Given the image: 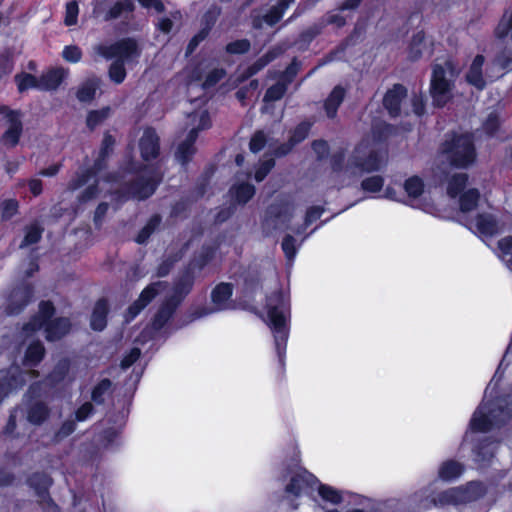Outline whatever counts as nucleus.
Wrapping results in <instances>:
<instances>
[{
  "label": "nucleus",
  "instance_id": "f8f14e48",
  "mask_svg": "<svg viewBox=\"0 0 512 512\" xmlns=\"http://www.w3.org/2000/svg\"><path fill=\"white\" fill-rule=\"evenodd\" d=\"M139 151L141 158L146 162L155 160L159 157L160 137L155 128L149 126L144 129L143 134L139 139Z\"/></svg>",
  "mask_w": 512,
  "mask_h": 512
},
{
  "label": "nucleus",
  "instance_id": "4c0bfd02",
  "mask_svg": "<svg viewBox=\"0 0 512 512\" xmlns=\"http://www.w3.org/2000/svg\"><path fill=\"white\" fill-rule=\"evenodd\" d=\"M135 10V5L133 0H121L114 3L113 6L105 13L103 16L104 21H111L113 19L119 18L122 13L127 12L131 13Z\"/></svg>",
  "mask_w": 512,
  "mask_h": 512
},
{
  "label": "nucleus",
  "instance_id": "9d476101",
  "mask_svg": "<svg viewBox=\"0 0 512 512\" xmlns=\"http://www.w3.org/2000/svg\"><path fill=\"white\" fill-rule=\"evenodd\" d=\"M34 297V287L29 283H22L14 287L7 298L5 311L8 315L20 314Z\"/></svg>",
  "mask_w": 512,
  "mask_h": 512
},
{
  "label": "nucleus",
  "instance_id": "bb28decb",
  "mask_svg": "<svg viewBox=\"0 0 512 512\" xmlns=\"http://www.w3.org/2000/svg\"><path fill=\"white\" fill-rule=\"evenodd\" d=\"M304 472L308 474V477L300 473L291 476L290 481L285 486V492L287 494L299 497L305 487L311 486V481L317 480L316 477L307 470H304Z\"/></svg>",
  "mask_w": 512,
  "mask_h": 512
},
{
  "label": "nucleus",
  "instance_id": "f3484780",
  "mask_svg": "<svg viewBox=\"0 0 512 512\" xmlns=\"http://www.w3.org/2000/svg\"><path fill=\"white\" fill-rule=\"evenodd\" d=\"M51 415V409L42 400H36L27 405L26 420L33 426H42Z\"/></svg>",
  "mask_w": 512,
  "mask_h": 512
},
{
  "label": "nucleus",
  "instance_id": "aec40b11",
  "mask_svg": "<svg viewBox=\"0 0 512 512\" xmlns=\"http://www.w3.org/2000/svg\"><path fill=\"white\" fill-rule=\"evenodd\" d=\"M291 205L289 202L272 203L266 209V220L271 221L276 228L278 224H288L291 221Z\"/></svg>",
  "mask_w": 512,
  "mask_h": 512
},
{
  "label": "nucleus",
  "instance_id": "393cba45",
  "mask_svg": "<svg viewBox=\"0 0 512 512\" xmlns=\"http://www.w3.org/2000/svg\"><path fill=\"white\" fill-rule=\"evenodd\" d=\"M256 188L249 182L235 183L229 188V194L239 205L247 204L255 195Z\"/></svg>",
  "mask_w": 512,
  "mask_h": 512
},
{
  "label": "nucleus",
  "instance_id": "f03ea898",
  "mask_svg": "<svg viewBox=\"0 0 512 512\" xmlns=\"http://www.w3.org/2000/svg\"><path fill=\"white\" fill-rule=\"evenodd\" d=\"M56 308L52 301L41 300L38 304L37 313L23 324L22 333L30 337L37 331L43 329L45 339L48 342H57L67 336L72 330V322L69 317H55Z\"/></svg>",
  "mask_w": 512,
  "mask_h": 512
},
{
  "label": "nucleus",
  "instance_id": "052dcab7",
  "mask_svg": "<svg viewBox=\"0 0 512 512\" xmlns=\"http://www.w3.org/2000/svg\"><path fill=\"white\" fill-rule=\"evenodd\" d=\"M251 48V43L248 39H237L229 42L225 50L229 54L241 55L247 53Z\"/></svg>",
  "mask_w": 512,
  "mask_h": 512
},
{
  "label": "nucleus",
  "instance_id": "4468645a",
  "mask_svg": "<svg viewBox=\"0 0 512 512\" xmlns=\"http://www.w3.org/2000/svg\"><path fill=\"white\" fill-rule=\"evenodd\" d=\"M407 88L400 83L394 84L386 91L383 97V107L391 118H397L401 114V103L407 96Z\"/></svg>",
  "mask_w": 512,
  "mask_h": 512
},
{
  "label": "nucleus",
  "instance_id": "412c9836",
  "mask_svg": "<svg viewBox=\"0 0 512 512\" xmlns=\"http://www.w3.org/2000/svg\"><path fill=\"white\" fill-rule=\"evenodd\" d=\"M179 304L170 298H166L152 318V327L156 331L161 330L169 322L176 312Z\"/></svg>",
  "mask_w": 512,
  "mask_h": 512
},
{
  "label": "nucleus",
  "instance_id": "49530a36",
  "mask_svg": "<svg viewBox=\"0 0 512 512\" xmlns=\"http://www.w3.org/2000/svg\"><path fill=\"white\" fill-rule=\"evenodd\" d=\"M110 111L109 106L89 111L86 117V125L89 130L93 131L97 126L102 124L109 117Z\"/></svg>",
  "mask_w": 512,
  "mask_h": 512
},
{
  "label": "nucleus",
  "instance_id": "37998d69",
  "mask_svg": "<svg viewBox=\"0 0 512 512\" xmlns=\"http://www.w3.org/2000/svg\"><path fill=\"white\" fill-rule=\"evenodd\" d=\"M312 126L313 122L308 120L301 121L290 131L288 140L293 143L294 146L303 142L308 137Z\"/></svg>",
  "mask_w": 512,
  "mask_h": 512
},
{
  "label": "nucleus",
  "instance_id": "a211bd4d",
  "mask_svg": "<svg viewBox=\"0 0 512 512\" xmlns=\"http://www.w3.org/2000/svg\"><path fill=\"white\" fill-rule=\"evenodd\" d=\"M109 311L110 306L106 298H99L95 302L90 317V327L92 330L101 332L106 328Z\"/></svg>",
  "mask_w": 512,
  "mask_h": 512
},
{
  "label": "nucleus",
  "instance_id": "2eb2a0df",
  "mask_svg": "<svg viewBox=\"0 0 512 512\" xmlns=\"http://www.w3.org/2000/svg\"><path fill=\"white\" fill-rule=\"evenodd\" d=\"M194 282V274L191 268L188 267L175 281L173 286V293L168 298L180 305L186 296L192 291Z\"/></svg>",
  "mask_w": 512,
  "mask_h": 512
},
{
  "label": "nucleus",
  "instance_id": "f257e3e1",
  "mask_svg": "<svg viewBox=\"0 0 512 512\" xmlns=\"http://www.w3.org/2000/svg\"><path fill=\"white\" fill-rule=\"evenodd\" d=\"M265 308L268 325L274 337L275 352L278 357L279 366L281 369H284L289 338L288 322L291 315L290 299L279 288L266 296Z\"/></svg>",
  "mask_w": 512,
  "mask_h": 512
},
{
  "label": "nucleus",
  "instance_id": "e2e57ef3",
  "mask_svg": "<svg viewBox=\"0 0 512 512\" xmlns=\"http://www.w3.org/2000/svg\"><path fill=\"white\" fill-rule=\"evenodd\" d=\"M325 25L323 23H314L313 25L307 27L303 31H301L299 38L302 42L310 44L316 37H318Z\"/></svg>",
  "mask_w": 512,
  "mask_h": 512
},
{
  "label": "nucleus",
  "instance_id": "c03bdc74",
  "mask_svg": "<svg viewBox=\"0 0 512 512\" xmlns=\"http://www.w3.org/2000/svg\"><path fill=\"white\" fill-rule=\"evenodd\" d=\"M424 181L421 177L413 175L407 178L403 184V188L410 198L416 199L424 192Z\"/></svg>",
  "mask_w": 512,
  "mask_h": 512
},
{
  "label": "nucleus",
  "instance_id": "3c124183",
  "mask_svg": "<svg viewBox=\"0 0 512 512\" xmlns=\"http://www.w3.org/2000/svg\"><path fill=\"white\" fill-rule=\"evenodd\" d=\"M384 183L385 179L383 176L373 175L364 178L360 183V187L365 192L378 193L383 189Z\"/></svg>",
  "mask_w": 512,
  "mask_h": 512
},
{
  "label": "nucleus",
  "instance_id": "9b49d317",
  "mask_svg": "<svg viewBox=\"0 0 512 512\" xmlns=\"http://www.w3.org/2000/svg\"><path fill=\"white\" fill-rule=\"evenodd\" d=\"M26 384V372L18 366L0 371V399L3 400L11 392L23 388Z\"/></svg>",
  "mask_w": 512,
  "mask_h": 512
},
{
  "label": "nucleus",
  "instance_id": "c9c22d12",
  "mask_svg": "<svg viewBox=\"0 0 512 512\" xmlns=\"http://www.w3.org/2000/svg\"><path fill=\"white\" fill-rule=\"evenodd\" d=\"M459 208L463 213L476 209L480 200V192L477 188H470L459 196Z\"/></svg>",
  "mask_w": 512,
  "mask_h": 512
},
{
  "label": "nucleus",
  "instance_id": "6ab92c4d",
  "mask_svg": "<svg viewBox=\"0 0 512 512\" xmlns=\"http://www.w3.org/2000/svg\"><path fill=\"white\" fill-rule=\"evenodd\" d=\"M71 368V361L67 357L59 359L53 369L43 378L46 386L53 389L60 385L68 376Z\"/></svg>",
  "mask_w": 512,
  "mask_h": 512
},
{
  "label": "nucleus",
  "instance_id": "1a4fd4ad",
  "mask_svg": "<svg viewBox=\"0 0 512 512\" xmlns=\"http://www.w3.org/2000/svg\"><path fill=\"white\" fill-rule=\"evenodd\" d=\"M167 286L166 282L156 281L148 284L139 297L128 306L125 318L131 321L136 318Z\"/></svg>",
  "mask_w": 512,
  "mask_h": 512
},
{
  "label": "nucleus",
  "instance_id": "7ed1b4c3",
  "mask_svg": "<svg viewBox=\"0 0 512 512\" xmlns=\"http://www.w3.org/2000/svg\"><path fill=\"white\" fill-rule=\"evenodd\" d=\"M97 53L106 60L113 62L108 67V77L116 85L122 84L126 77V64L137 63L142 50L133 37L121 38L110 45L100 44Z\"/></svg>",
  "mask_w": 512,
  "mask_h": 512
},
{
  "label": "nucleus",
  "instance_id": "0e129e2a",
  "mask_svg": "<svg viewBox=\"0 0 512 512\" xmlns=\"http://www.w3.org/2000/svg\"><path fill=\"white\" fill-rule=\"evenodd\" d=\"M79 14V5L77 1L72 0L66 4L64 24L66 26H74L77 24Z\"/></svg>",
  "mask_w": 512,
  "mask_h": 512
},
{
  "label": "nucleus",
  "instance_id": "0eeeda50",
  "mask_svg": "<svg viewBox=\"0 0 512 512\" xmlns=\"http://www.w3.org/2000/svg\"><path fill=\"white\" fill-rule=\"evenodd\" d=\"M366 146L361 142L354 148L349 159L351 167L358 169L361 173H374L382 169L384 165L383 155L380 151L371 149L365 154Z\"/></svg>",
  "mask_w": 512,
  "mask_h": 512
},
{
  "label": "nucleus",
  "instance_id": "79ce46f5",
  "mask_svg": "<svg viewBox=\"0 0 512 512\" xmlns=\"http://www.w3.org/2000/svg\"><path fill=\"white\" fill-rule=\"evenodd\" d=\"M493 442L489 438L480 440L474 447L473 453L479 462H490L494 457L492 451Z\"/></svg>",
  "mask_w": 512,
  "mask_h": 512
},
{
  "label": "nucleus",
  "instance_id": "13d9d810",
  "mask_svg": "<svg viewBox=\"0 0 512 512\" xmlns=\"http://www.w3.org/2000/svg\"><path fill=\"white\" fill-rule=\"evenodd\" d=\"M275 165L276 162L273 157L259 161L254 173L255 181L258 183L262 182L275 167Z\"/></svg>",
  "mask_w": 512,
  "mask_h": 512
},
{
  "label": "nucleus",
  "instance_id": "5701e85b",
  "mask_svg": "<svg viewBox=\"0 0 512 512\" xmlns=\"http://www.w3.org/2000/svg\"><path fill=\"white\" fill-rule=\"evenodd\" d=\"M66 77V71L61 68H50L46 72L42 73L39 77L40 90L43 91H55L63 83Z\"/></svg>",
  "mask_w": 512,
  "mask_h": 512
},
{
  "label": "nucleus",
  "instance_id": "bf43d9fd",
  "mask_svg": "<svg viewBox=\"0 0 512 512\" xmlns=\"http://www.w3.org/2000/svg\"><path fill=\"white\" fill-rule=\"evenodd\" d=\"M267 136L263 130H257L253 133L249 141V150L257 154L264 149L267 144Z\"/></svg>",
  "mask_w": 512,
  "mask_h": 512
},
{
  "label": "nucleus",
  "instance_id": "e433bc0d",
  "mask_svg": "<svg viewBox=\"0 0 512 512\" xmlns=\"http://www.w3.org/2000/svg\"><path fill=\"white\" fill-rule=\"evenodd\" d=\"M218 246L203 245L201 251L190 262V266L204 269L215 257Z\"/></svg>",
  "mask_w": 512,
  "mask_h": 512
},
{
  "label": "nucleus",
  "instance_id": "dca6fc26",
  "mask_svg": "<svg viewBox=\"0 0 512 512\" xmlns=\"http://www.w3.org/2000/svg\"><path fill=\"white\" fill-rule=\"evenodd\" d=\"M485 57L482 54H477L465 74V81L475 87L478 91H482L486 87V81L483 76V65Z\"/></svg>",
  "mask_w": 512,
  "mask_h": 512
},
{
  "label": "nucleus",
  "instance_id": "864d4df0",
  "mask_svg": "<svg viewBox=\"0 0 512 512\" xmlns=\"http://www.w3.org/2000/svg\"><path fill=\"white\" fill-rule=\"evenodd\" d=\"M19 212V202L15 198L5 199L0 204V214L3 221L12 219Z\"/></svg>",
  "mask_w": 512,
  "mask_h": 512
},
{
  "label": "nucleus",
  "instance_id": "4be33fe9",
  "mask_svg": "<svg viewBox=\"0 0 512 512\" xmlns=\"http://www.w3.org/2000/svg\"><path fill=\"white\" fill-rule=\"evenodd\" d=\"M346 96V90L341 85H336L327 98L324 100L323 108L326 116L329 119H334L337 116L338 110L343 103Z\"/></svg>",
  "mask_w": 512,
  "mask_h": 512
},
{
  "label": "nucleus",
  "instance_id": "ddd939ff",
  "mask_svg": "<svg viewBox=\"0 0 512 512\" xmlns=\"http://www.w3.org/2000/svg\"><path fill=\"white\" fill-rule=\"evenodd\" d=\"M46 356V348L43 342L39 339L31 341L25 349L22 365L26 368L31 369L30 375L32 377H38L39 371L35 370Z\"/></svg>",
  "mask_w": 512,
  "mask_h": 512
},
{
  "label": "nucleus",
  "instance_id": "f704fd0d",
  "mask_svg": "<svg viewBox=\"0 0 512 512\" xmlns=\"http://www.w3.org/2000/svg\"><path fill=\"white\" fill-rule=\"evenodd\" d=\"M44 228L37 221L24 227V237L19 245L20 248L37 244L42 239Z\"/></svg>",
  "mask_w": 512,
  "mask_h": 512
},
{
  "label": "nucleus",
  "instance_id": "69168bd1",
  "mask_svg": "<svg viewBox=\"0 0 512 512\" xmlns=\"http://www.w3.org/2000/svg\"><path fill=\"white\" fill-rule=\"evenodd\" d=\"M100 193L99 181L95 180L94 183L87 186L77 197V200L81 204H85L95 199Z\"/></svg>",
  "mask_w": 512,
  "mask_h": 512
},
{
  "label": "nucleus",
  "instance_id": "a18cd8bd",
  "mask_svg": "<svg viewBox=\"0 0 512 512\" xmlns=\"http://www.w3.org/2000/svg\"><path fill=\"white\" fill-rule=\"evenodd\" d=\"M112 381L109 378L101 379L92 389L91 391V400L96 405H102L105 402V395L112 388Z\"/></svg>",
  "mask_w": 512,
  "mask_h": 512
},
{
  "label": "nucleus",
  "instance_id": "6e6552de",
  "mask_svg": "<svg viewBox=\"0 0 512 512\" xmlns=\"http://www.w3.org/2000/svg\"><path fill=\"white\" fill-rule=\"evenodd\" d=\"M0 114L5 115L9 124L8 128L0 137V143L7 148H14L19 144L23 133L21 111L2 105L0 106Z\"/></svg>",
  "mask_w": 512,
  "mask_h": 512
},
{
  "label": "nucleus",
  "instance_id": "ea45409f",
  "mask_svg": "<svg viewBox=\"0 0 512 512\" xmlns=\"http://www.w3.org/2000/svg\"><path fill=\"white\" fill-rule=\"evenodd\" d=\"M14 79L19 93H23L29 89L40 90L39 78L33 74L21 72L16 74Z\"/></svg>",
  "mask_w": 512,
  "mask_h": 512
},
{
  "label": "nucleus",
  "instance_id": "72a5a7b5",
  "mask_svg": "<svg viewBox=\"0 0 512 512\" xmlns=\"http://www.w3.org/2000/svg\"><path fill=\"white\" fill-rule=\"evenodd\" d=\"M162 222V217L160 214H153L147 221V223L140 229L138 234L135 237V242L137 244L143 245L146 244L151 235L158 229Z\"/></svg>",
  "mask_w": 512,
  "mask_h": 512
},
{
  "label": "nucleus",
  "instance_id": "20e7f679",
  "mask_svg": "<svg viewBox=\"0 0 512 512\" xmlns=\"http://www.w3.org/2000/svg\"><path fill=\"white\" fill-rule=\"evenodd\" d=\"M439 150L453 168L467 169L477 160L474 134L469 131L451 130L447 132Z\"/></svg>",
  "mask_w": 512,
  "mask_h": 512
},
{
  "label": "nucleus",
  "instance_id": "58836bf2",
  "mask_svg": "<svg viewBox=\"0 0 512 512\" xmlns=\"http://www.w3.org/2000/svg\"><path fill=\"white\" fill-rule=\"evenodd\" d=\"M274 59V54L271 51L266 52L264 55L259 57L251 65H249L242 73L241 80H247L252 76L260 72L265 66H267Z\"/></svg>",
  "mask_w": 512,
  "mask_h": 512
},
{
  "label": "nucleus",
  "instance_id": "2f4dec72",
  "mask_svg": "<svg viewBox=\"0 0 512 512\" xmlns=\"http://www.w3.org/2000/svg\"><path fill=\"white\" fill-rule=\"evenodd\" d=\"M396 126L387 122H380L371 128L372 139L376 144H386L396 133Z\"/></svg>",
  "mask_w": 512,
  "mask_h": 512
},
{
  "label": "nucleus",
  "instance_id": "603ef678",
  "mask_svg": "<svg viewBox=\"0 0 512 512\" xmlns=\"http://www.w3.org/2000/svg\"><path fill=\"white\" fill-rule=\"evenodd\" d=\"M318 493L323 500L332 504H340L343 500L340 491L327 484L320 483L318 487Z\"/></svg>",
  "mask_w": 512,
  "mask_h": 512
},
{
  "label": "nucleus",
  "instance_id": "5fc2aeb1",
  "mask_svg": "<svg viewBox=\"0 0 512 512\" xmlns=\"http://www.w3.org/2000/svg\"><path fill=\"white\" fill-rule=\"evenodd\" d=\"M300 67L301 63L297 60V58H293L291 63L279 75V81L285 83V85L288 87L296 78Z\"/></svg>",
  "mask_w": 512,
  "mask_h": 512
},
{
  "label": "nucleus",
  "instance_id": "338daca9",
  "mask_svg": "<svg viewBox=\"0 0 512 512\" xmlns=\"http://www.w3.org/2000/svg\"><path fill=\"white\" fill-rule=\"evenodd\" d=\"M346 159V150L340 148L335 151L330 157V166L334 173H341L344 171V163Z\"/></svg>",
  "mask_w": 512,
  "mask_h": 512
},
{
  "label": "nucleus",
  "instance_id": "6e6d98bb",
  "mask_svg": "<svg viewBox=\"0 0 512 512\" xmlns=\"http://www.w3.org/2000/svg\"><path fill=\"white\" fill-rule=\"evenodd\" d=\"M226 76V70L224 68H214L207 73L201 84L204 90L215 87L224 77Z\"/></svg>",
  "mask_w": 512,
  "mask_h": 512
},
{
  "label": "nucleus",
  "instance_id": "473e14b6",
  "mask_svg": "<svg viewBox=\"0 0 512 512\" xmlns=\"http://www.w3.org/2000/svg\"><path fill=\"white\" fill-rule=\"evenodd\" d=\"M468 174L466 173H454L448 180L446 192L447 195L454 199L464 192L468 184Z\"/></svg>",
  "mask_w": 512,
  "mask_h": 512
},
{
  "label": "nucleus",
  "instance_id": "423d86ee",
  "mask_svg": "<svg viewBox=\"0 0 512 512\" xmlns=\"http://www.w3.org/2000/svg\"><path fill=\"white\" fill-rule=\"evenodd\" d=\"M454 80L447 78L446 69L441 64L432 66L429 94L435 108H444L453 100Z\"/></svg>",
  "mask_w": 512,
  "mask_h": 512
},
{
  "label": "nucleus",
  "instance_id": "b1692460",
  "mask_svg": "<svg viewBox=\"0 0 512 512\" xmlns=\"http://www.w3.org/2000/svg\"><path fill=\"white\" fill-rule=\"evenodd\" d=\"M234 286L229 282H220L211 291V301L217 310L227 308V302L232 298Z\"/></svg>",
  "mask_w": 512,
  "mask_h": 512
},
{
  "label": "nucleus",
  "instance_id": "8fccbe9b",
  "mask_svg": "<svg viewBox=\"0 0 512 512\" xmlns=\"http://www.w3.org/2000/svg\"><path fill=\"white\" fill-rule=\"evenodd\" d=\"M458 493V488H450L441 491L433 498V503L439 506L457 504L459 502Z\"/></svg>",
  "mask_w": 512,
  "mask_h": 512
},
{
  "label": "nucleus",
  "instance_id": "c85d7f7f",
  "mask_svg": "<svg viewBox=\"0 0 512 512\" xmlns=\"http://www.w3.org/2000/svg\"><path fill=\"white\" fill-rule=\"evenodd\" d=\"M476 227L480 234L492 237L498 233V222L494 215L479 213L476 216Z\"/></svg>",
  "mask_w": 512,
  "mask_h": 512
},
{
  "label": "nucleus",
  "instance_id": "39448f33",
  "mask_svg": "<svg viewBox=\"0 0 512 512\" xmlns=\"http://www.w3.org/2000/svg\"><path fill=\"white\" fill-rule=\"evenodd\" d=\"M136 172H146L148 176L139 175L127 182L126 193L132 194V199L145 201L158 189L163 181V173L157 165L141 164Z\"/></svg>",
  "mask_w": 512,
  "mask_h": 512
},
{
  "label": "nucleus",
  "instance_id": "09e8293b",
  "mask_svg": "<svg viewBox=\"0 0 512 512\" xmlns=\"http://www.w3.org/2000/svg\"><path fill=\"white\" fill-rule=\"evenodd\" d=\"M288 87L285 83L280 82L279 80L267 88L263 101L266 103L276 102L281 100L287 92Z\"/></svg>",
  "mask_w": 512,
  "mask_h": 512
},
{
  "label": "nucleus",
  "instance_id": "de8ad7c7",
  "mask_svg": "<svg viewBox=\"0 0 512 512\" xmlns=\"http://www.w3.org/2000/svg\"><path fill=\"white\" fill-rule=\"evenodd\" d=\"M196 151L197 149L194 145L182 141L176 148L175 157L181 165L186 166L192 161Z\"/></svg>",
  "mask_w": 512,
  "mask_h": 512
},
{
  "label": "nucleus",
  "instance_id": "4d7b16f0",
  "mask_svg": "<svg viewBox=\"0 0 512 512\" xmlns=\"http://www.w3.org/2000/svg\"><path fill=\"white\" fill-rule=\"evenodd\" d=\"M494 34L499 40H504L507 36H510L512 39V13L508 19H506V13L502 16L494 30Z\"/></svg>",
  "mask_w": 512,
  "mask_h": 512
},
{
  "label": "nucleus",
  "instance_id": "774afa93",
  "mask_svg": "<svg viewBox=\"0 0 512 512\" xmlns=\"http://www.w3.org/2000/svg\"><path fill=\"white\" fill-rule=\"evenodd\" d=\"M83 56L82 50L77 45H66L62 51V57L69 63H78Z\"/></svg>",
  "mask_w": 512,
  "mask_h": 512
},
{
  "label": "nucleus",
  "instance_id": "cd10ccee",
  "mask_svg": "<svg viewBox=\"0 0 512 512\" xmlns=\"http://www.w3.org/2000/svg\"><path fill=\"white\" fill-rule=\"evenodd\" d=\"M469 428L475 433H486L493 428V420L489 414L482 411L481 407H478L470 419Z\"/></svg>",
  "mask_w": 512,
  "mask_h": 512
},
{
  "label": "nucleus",
  "instance_id": "a878e982",
  "mask_svg": "<svg viewBox=\"0 0 512 512\" xmlns=\"http://www.w3.org/2000/svg\"><path fill=\"white\" fill-rule=\"evenodd\" d=\"M465 471L464 464L454 459H449L441 463L438 470V477L445 482H451L458 479Z\"/></svg>",
  "mask_w": 512,
  "mask_h": 512
},
{
  "label": "nucleus",
  "instance_id": "a19ab883",
  "mask_svg": "<svg viewBox=\"0 0 512 512\" xmlns=\"http://www.w3.org/2000/svg\"><path fill=\"white\" fill-rule=\"evenodd\" d=\"M98 89V80L89 79L85 81L77 90L76 97L80 102L88 103L91 102L96 95Z\"/></svg>",
  "mask_w": 512,
  "mask_h": 512
},
{
  "label": "nucleus",
  "instance_id": "c756f323",
  "mask_svg": "<svg viewBox=\"0 0 512 512\" xmlns=\"http://www.w3.org/2000/svg\"><path fill=\"white\" fill-rule=\"evenodd\" d=\"M26 483L35 491V494L47 495V490L52 486L53 480L44 472H34L28 476Z\"/></svg>",
  "mask_w": 512,
  "mask_h": 512
},
{
  "label": "nucleus",
  "instance_id": "7c9ffc66",
  "mask_svg": "<svg viewBox=\"0 0 512 512\" xmlns=\"http://www.w3.org/2000/svg\"><path fill=\"white\" fill-rule=\"evenodd\" d=\"M425 37V32L423 30L416 32L412 36L407 48V59L410 62H417L422 58L423 49L425 47Z\"/></svg>",
  "mask_w": 512,
  "mask_h": 512
},
{
  "label": "nucleus",
  "instance_id": "680f3d73",
  "mask_svg": "<svg viewBox=\"0 0 512 512\" xmlns=\"http://www.w3.org/2000/svg\"><path fill=\"white\" fill-rule=\"evenodd\" d=\"M93 177H96L94 172L88 167L81 173H78L75 178L69 182L70 190H77L87 184Z\"/></svg>",
  "mask_w": 512,
  "mask_h": 512
}]
</instances>
